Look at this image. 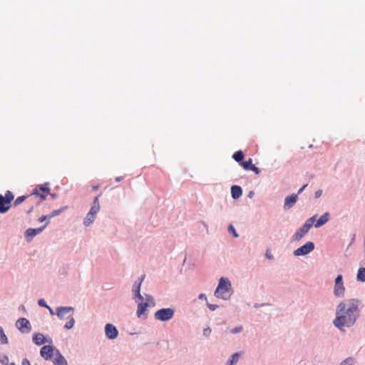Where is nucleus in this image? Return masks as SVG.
I'll return each mask as SVG.
<instances>
[{
    "label": "nucleus",
    "mask_w": 365,
    "mask_h": 365,
    "mask_svg": "<svg viewBox=\"0 0 365 365\" xmlns=\"http://www.w3.org/2000/svg\"><path fill=\"white\" fill-rule=\"evenodd\" d=\"M33 209H34V206H33V205H32L30 207V208L26 211V212H27L28 214H30V213L32 212Z\"/></svg>",
    "instance_id": "obj_45"
},
{
    "label": "nucleus",
    "mask_w": 365,
    "mask_h": 365,
    "mask_svg": "<svg viewBox=\"0 0 365 365\" xmlns=\"http://www.w3.org/2000/svg\"><path fill=\"white\" fill-rule=\"evenodd\" d=\"M241 354L240 353H235L232 355L231 359L227 361L226 365H234L240 359Z\"/></svg>",
    "instance_id": "obj_23"
},
{
    "label": "nucleus",
    "mask_w": 365,
    "mask_h": 365,
    "mask_svg": "<svg viewBox=\"0 0 365 365\" xmlns=\"http://www.w3.org/2000/svg\"><path fill=\"white\" fill-rule=\"evenodd\" d=\"M345 290L343 277L341 274H339L335 279L334 294L337 297H342L345 294Z\"/></svg>",
    "instance_id": "obj_8"
},
{
    "label": "nucleus",
    "mask_w": 365,
    "mask_h": 365,
    "mask_svg": "<svg viewBox=\"0 0 365 365\" xmlns=\"http://www.w3.org/2000/svg\"><path fill=\"white\" fill-rule=\"evenodd\" d=\"M242 330V327L241 326L235 327V329L231 330L232 334H237L240 332Z\"/></svg>",
    "instance_id": "obj_35"
},
{
    "label": "nucleus",
    "mask_w": 365,
    "mask_h": 365,
    "mask_svg": "<svg viewBox=\"0 0 365 365\" xmlns=\"http://www.w3.org/2000/svg\"><path fill=\"white\" fill-rule=\"evenodd\" d=\"M354 359L353 357H349L341 362L340 365H353Z\"/></svg>",
    "instance_id": "obj_31"
},
{
    "label": "nucleus",
    "mask_w": 365,
    "mask_h": 365,
    "mask_svg": "<svg viewBox=\"0 0 365 365\" xmlns=\"http://www.w3.org/2000/svg\"><path fill=\"white\" fill-rule=\"evenodd\" d=\"M123 177H117V178H115V181H116V182H120V181L123 180Z\"/></svg>",
    "instance_id": "obj_48"
},
{
    "label": "nucleus",
    "mask_w": 365,
    "mask_h": 365,
    "mask_svg": "<svg viewBox=\"0 0 365 365\" xmlns=\"http://www.w3.org/2000/svg\"><path fill=\"white\" fill-rule=\"evenodd\" d=\"M199 299H206V296L205 294H200L199 295Z\"/></svg>",
    "instance_id": "obj_46"
},
{
    "label": "nucleus",
    "mask_w": 365,
    "mask_h": 365,
    "mask_svg": "<svg viewBox=\"0 0 365 365\" xmlns=\"http://www.w3.org/2000/svg\"><path fill=\"white\" fill-rule=\"evenodd\" d=\"M73 307H59L56 310V314L61 319H68V322L66 323L64 327L66 329H71L75 323V320L73 317Z\"/></svg>",
    "instance_id": "obj_2"
},
{
    "label": "nucleus",
    "mask_w": 365,
    "mask_h": 365,
    "mask_svg": "<svg viewBox=\"0 0 365 365\" xmlns=\"http://www.w3.org/2000/svg\"><path fill=\"white\" fill-rule=\"evenodd\" d=\"M26 199H29V195L28 196L23 195V196L18 197L15 200L14 205L15 206H17V205H20L21 203H22Z\"/></svg>",
    "instance_id": "obj_30"
},
{
    "label": "nucleus",
    "mask_w": 365,
    "mask_h": 365,
    "mask_svg": "<svg viewBox=\"0 0 365 365\" xmlns=\"http://www.w3.org/2000/svg\"><path fill=\"white\" fill-rule=\"evenodd\" d=\"M207 305L208 308L212 311L215 310L218 307V306L216 304H211L209 303H207Z\"/></svg>",
    "instance_id": "obj_37"
},
{
    "label": "nucleus",
    "mask_w": 365,
    "mask_h": 365,
    "mask_svg": "<svg viewBox=\"0 0 365 365\" xmlns=\"http://www.w3.org/2000/svg\"><path fill=\"white\" fill-rule=\"evenodd\" d=\"M149 306V304L148 302H140L138 305L137 309V315L138 317H140L143 314H145V312L147 309V307Z\"/></svg>",
    "instance_id": "obj_20"
},
{
    "label": "nucleus",
    "mask_w": 365,
    "mask_h": 365,
    "mask_svg": "<svg viewBox=\"0 0 365 365\" xmlns=\"http://www.w3.org/2000/svg\"><path fill=\"white\" fill-rule=\"evenodd\" d=\"M49 220H50V219H48V215H43V216H41V217H39V218H38V221H39L40 222H43V221H45V220H47V221H46V222H49Z\"/></svg>",
    "instance_id": "obj_36"
},
{
    "label": "nucleus",
    "mask_w": 365,
    "mask_h": 365,
    "mask_svg": "<svg viewBox=\"0 0 365 365\" xmlns=\"http://www.w3.org/2000/svg\"><path fill=\"white\" fill-rule=\"evenodd\" d=\"M16 326L22 333H28L31 330V324L26 318H19L16 321Z\"/></svg>",
    "instance_id": "obj_11"
},
{
    "label": "nucleus",
    "mask_w": 365,
    "mask_h": 365,
    "mask_svg": "<svg viewBox=\"0 0 365 365\" xmlns=\"http://www.w3.org/2000/svg\"><path fill=\"white\" fill-rule=\"evenodd\" d=\"M105 334L108 339H114L118 336V331L113 324H107L105 327Z\"/></svg>",
    "instance_id": "obj_12"
},
{
    "label": "nucleus",
    "mask_w": 365,
    "mask_h": 365,
    "mask_svg": "<svg viewBox=\"0 0 365 365\" xmlns=\"http://www.w3.org/2000/svg\"><path fill=\"white\" fill-rule=\"evenodd\" d=\"M67 208V207H63L59 210H53V212H51L50 215H48V219H51L56 215H60L64 210H66Z\"/></svg>",
    "instance_id": "obj_29"
},
{
    "label": "nucleus",
    "mask_w": 365,
    "mask_h": 365,
    "mask_svg": "<svg viewBox=\"0 0 365 365\" xmlns=\"http://www.w3.org/2000/svg\"><path fill=\"white\" fill-rule=\"evenodd\" d=\"M232 158L237 162H241L244 158V153L242 150H238L234 153Z\"/></svg>",
    "instance_id": "obj_26"
},
{
    "label": "nucleus",
    "mask_w": 365,
    "mask_h": 365,
    "mask_svg": "<svg viewBox=\"0 0 365 365\" xmlns=\"http://www.w3.org/2000/svg\"><path fill=\"white\" fill-rule=\"evenodd\" d=\"M56 351H59L52 345H45L40 350L41 356L45 360H53L56 356Z\"/></svg>",
    "instance_id": "obj_7"
},
{
    "label": "nucleus",
    "mask_w": 365,
    "mask_h": 365,
    "mask_svg": "<svg viewBox=\"0 0 365 365\" xmlns=\"http://www.w3.org/2000/svg\"><path fill=\"white\" fill-rule=\"evenodd\" d=\"M95 219H96V215L88 212L86 215V217L84 220L83 223L86 226H88L95 220Z\"/></svg>",
    "instance_id": "obj_24"
},
{
    "label": "nucleus",
    "mask_w": 365,
    "mask_h": 365,
    "mask_svg": "<svg viewBox=\"0 0 365 365\" xmlns=\"http://www.w3.org/2000/svg\"><path fill=\"white\" fill-rule=\"evenodd\" d=\"M316 216H313L308 219L306 222L293 235V240L298 241L302 239L312 227Z\"/></svg>",
    "instance_id": "obj_4"
},
{
    "label": "nucleus",
    "mask_w": 365,
    "mask_h": 365,
    "mask_svg": "<svg viewBox=\"0 0 365 365\" xmlns=\"http://www.w3.org/2000/svg\"><path fill=\"white\" fill-rule=\"evenodd\" d=\"M174 312V309L172 308H163L155 312L154 317L158 321H168L173 317Z\"/></svg>",
    "instance_id": "obj_6"
},
{
    "label": "nucleus",
    "mask_w": 365,
    "mask_h": 365,
    "mask_svg": "<svg viewBox=\"0 0 365 365\" xmlns=\"http://www.w3.org/2000/svg\"><path fill=\"white\" fill-rule=\"evenodd\" d=\"M41 192L46 194V196L49 194L50 188L48 183L41 184L37 187Z\"/></svg>",
    "instance_id": "obj_25"
},
{
    "label": "nucleus",
    "mask_w": 365,
    "mask_h": 365,
    "mask_svg": "<svg viewBox=\"0 0 365 365\" xmlns=\"http://www.w3.org/2000/svg\"><path fill=\"white\" fill-rule=\"evenodd\" d=\"M242 190L240 186H238V185L232 186L231 194H232V198H234V199L239 198L242 195Z\"/></svg>",
    "instance_id": "obj_21"
},
{
    "label": "nucleus",
    "mask_w": 365,
    "mask_h": 365,
    "mask_svg": "<svg viewBox=\"0 0 365 365\" xmlns=\"http://www.w3.org/2000/svg\"><path fill=\"white\" fill-rule=\"evenodd\" d=\"M46 308L49 310V312L51 315L54 314L53 309L50 307L48 306V307H46Z\"/></svg>",
    "instance_id": "obj_47"
},
{
    "label": "nucleus",
    "mask_w": 365,
    "mask_h": 365,
    "mask_svg": "<svg viewBox=\"0 0 365 365\" xmlns=\"http://www.w3.org/2000/svg\"><path fill=\"white\" fill-rule=\"evenodd\" d=\"M322 193V190H318L315 192V196L316 197H319L321 196Z\"/></svg>",
    "instance_id": "obj_42"
},
{
    "label": "nucleus",
    "mask_w": 365,
    "mask_h": 365,
    "mask_svg": "<svg viewBox=\"0 0 365 365\" xmlns=\"http://www.w3.org/2000/svg\"><path fill=\"white\" fill-rule=\"evenodd\" d=\"M241 165L243 167V168L246 170H252L256 174H259L260 170L258 168H257L255 165L248 167L247 163H241Z\"/></svg>",
    "instance_id": "obj_22"
},
{
    "label": "nucleus",
    "mask_w": 365,
    "mask_h": 365,
    "mask_svg": "<svg viewBox=\"0 0 365 365\" xmlns=\"http://www.w3.org/2000/svg\"><path fill=\"white\" fill-rule=\"evenodd\" d=\"M297 200V195L296 194H292L287 196L284 200V207L287 208H291L295 204Z\"/></svg>",
    "instance_id": "obj_15"
},
{
    "label": "nucleus",
    "mask_w": 365,
    "mask_h": 365,
    "mask_svg": "<svg viewBox=\"0 0 365 365\" xmlns=\"http://www.w3.org/2000/svg\"><path fill=\"white\" fill-rule=\"evenodd\" d=\"M314 249V245L312 242H307L303 246L294 250V254L295 256L305 255Z\"/></svg>",
    "instance_id": "obj_10"
},
{
    "label": "nucleus",
    "mask_w": 365,
    "mask_h": 365,
    "mask_svg": "<svg viewBox=\"0 0 365 365\" xmlns=\"http://www.w3.org/2000/svg\"><path fill=\"white\" fill-rule=\"evenodd\" d=\"M46 194L41 192L38 189L36 188L32 193L29 195V200L33 204L36 202L39 205L46 198Z\"/></svg>",
    "instance_id": "obj_9"
},
{
    "label": "nucleus",
    "mask_w": 365,
    "mask_h": 365,
    "mask_svg": "<svg viewBox=\"0 0 365 365\" xmlns=\"http://www.w3.org/2000/svg\"><path fill=\"white\" fill-rule=\"evenodd\" d=\"M265 255L270 260L273 259V256L269 250H267Z\"/></svg>",
    "instance_id": "obj_38"
},
{
    "label": "nucleus",
    "mask_w": 365,
    "mask_h": 365,
    "mask_svg": "<svg viewBox=\"0 0 365 365\" xmlns=\"http://www.w3.org/2000/svg\"><path fill=\"white\" fill-rule=\"evenodd\" d=\"M33 341L36 345L40 346L46 342V339L43 334L36 333L33 336Z\"/></svg>",
    "instance_id": "obj_18"
},
{
    "label": "nucleus",
    "mask_w": 365,
    "mask_h": 365,
    "mask_svg": "<svg viewBox=\"0 0 365 365\" xmlns=\"http://www.w3.org/2000/svg\"><path fill=\"white\" fill-rule=\"evenodd\" d=\"M38 304L40 307H48V305L46 304V301L43 299H41L38 300Z\"/></svg>",
    "instance_id": "obj_34"
},
{
    "label": "nucleus",
    "mask_w": 365,
    "mask_h": 365,
    "mask_svg": "<svg viewBox=\"0 0 365 365\" xmlns=\"http://www.w3.org/2000/svg\"><path fill=\"white\" fill-rule=\"evenodd\" d=\"M357 279L365 282V268H359L357 273Z\"/></svg>",
    "instance_id": "obj_28"
},
{
    "label": "nucleus",
    "mask_w": 365,
    "mask_h": 365,
    "mask_svg": "<svg viewBox=\"0 0 365 365\" xmlns=\"http://www.w3.org/2000/svg\"><path fill=\"white\" fill-rule=\"evenodd\" d=\"M228 230L229 232H232L233 236L235 237H238V235L237 233L236 232V230L235 229V227H233L232 225H230L229 227H228Z\"/></svg>",
    "instance_id": "obj_32"
},
{
    "label": "nucleus",
    "mask_w": 365,
    "mask_h": 365,
    "mask_svg": "<svg viewBox=\"0 0 365 365\" xmlns=\"http://www.w3.org/2000/svg\"><path fill=\"white\" fill-rule=\"evenodd\" d=\"M144 278H145V275L141 276V277L140 279V282H135L133 286V292L135 293V296L136 297H138L141 301H143V297L140 294V291L141 283L143 281Z\"/></svg>",
    "instance_id": "obj_14"
},
{
    "label": "nucleus",
    "mask_w": 365,
    "mask_h": 365,
    "mask_svg": "<svg viewBox=\"0 0 365 365\" xmlns=\"http://www.w3.org/2000/svg\"><path fill=\"white\" fill-rule=\"evenodd\" d=\"M1 363L4 365L9 364V358L7 356H3L1 359Z\"/></svg>",
    "instance_id": "obj_33"
},
{
    "label": "nucleus",
    "mask_w": 365,
    "mask_h": 365,
    "mask_svg": "<svg viewBox=\"0 0 365 365\" xmlns=\"http://www.w3.org/2000/svg\"><path fill=\"white\" fill-rule=\"evenodd\" d=\"M244 163H248V167H250L252 165H253L252 164V160L251 158H250L247 161H245Z\"/></svg>",
    "instance_id": "obj_41"
},
{
    "label": "nucleus",
    "mask_w": 365,
    "mask_h": 365,
    "mask_svg": "<svg viewBox=\"0 0 365 365\" xmlns=\"http://www.w3.org/2000/svg\"><path fill=\"white\" fill-rule=\"evenodd\" d=\"M307 185H304V186H302L298 191V193H301L304 189L307 187Z\"/></svg>",
    "instance_id": "obj_44"
},
{
    "label": "nucleus",
    "mask_w": 365,
    "mask_h": 365,
    "mask_svg": "<svg viewBox=\"0 0 365 365\" xmlns=\"http://www.w3.org/2000/svg\"><path fill=\"white\" fill-rule=\"evenodd\" d=\"M146 302L149 303V302H151L152 304H154L153 302V299L151 296H149V295H146Z\"/></svg>",
    "instance_id": "obj_39"
},
{
    "label": "nucleus",
    "mask_w": 365,
    "mask_h": 365,
    "mask_svg": "<svg viewBox=\"0 0 365 365\" xmlns=\"http://www.w3.org/2000/svg\"><path fill=\"white\" fill-rule=\"evenodd\" d=\"M21 365H31V364L27 359H24L22 361Z\"/></svg>",
    "instance_id": "obj_40"
},
{
    "label": "nucleus",
    "mask_w": 365,
    "mask_h": 365,
    "mask_svg": "<svg viewBox=\"0 0 365 365\" xmlns=\"http://www.w3.org/2000/svg\"><path fill=\"white\" fill-rule=\"evenodd\" d=\"M92 188H93V190H97L99 188V185H93L92 187Z\"/></svg>",
    "instance_id": "obj_49"
},
{
    "label": "nucleus",
    "mask_w": 365,
    "mask_h": 365,
    "mask_svg": "<svg viewBox=\"0 0 365 365\" xmlns=\"http://www.w3.org/2000/svg\"><path fill=\"white\" fill-rule=\"evenodd\" d=\"M14 197V195L9 190L6 191L5 196L0 195V213H5L10 209Z\"/></svg>",
    "instance_id": "obj_5"
},
{
    "label": "nucleus",
    "mask_w": 365,
    "mask_h": 365,
    "mask_svg": "<svg viewBox=\"0 0 365 365\" xmlns=\"http://www.w3.org/2000/svg\"><path fill=\"white\" fill-rule=\"evenodd\" d=\"M101 194L97 195L93 200V205L91 207L89 213L96 215L98 212L100 210V203H99V197Z\"/></svg>",
    "instance_id": "obj_17"
},
{
    "label": "nucleus",
    "mask_w": 365,
    "mask_h": 365,
    "mask_svg": "<svg viewBox=\"0 0 365 365\" xmlns=\"http://www.w3.org/2000/svg\"><path fill=\"white\" fill-rule=\"evenodd\" d=\"M0 342L2 344H8V339L6 336L3 328L0 326Z\"/></svg>",
    "instance_id": "obj_27"
},
{
    "label": "nucleus",
    "mask_w": 365,
    "mask_h": 365,
    "mask_svg": "<svg viewBox=\"0 0 365 365\" xmlns=\"http://www.w3.org/2000/svg\"><path fill=\"white\" fill-rule=\"evenodd\" d=\"M48 224V222H46L44 226L42 227H39L37 229H32V228L28 229L25 232L26 237L27 238H29V240L32 239L34 236L41 233L43 230V229L47 226Z\"/></svg>",
    "instance_id": "obj_13"
},
{
    "label": "nucleus",
    "mask_w": 365,
    "mask_h": 365,
    "mask_svg": "<svg viewBox=\"0 0 365 365\" xmlns=\"http://www.w3.org/2000/svg\"><path fill=\"white\" fill-rule=\"evenodd\" d=\"M210 332H211V329H205V330H204V334H205V335H207V334H209Z\"/></svg>",
    "instance_id": "obj_43"
},
{
    "label": "nucleus",
    "mask_w": 365,
    "mask_h": 365,
    "mask_svg": "<svg viewBox=\"0 0 365 365\" xmlns=\"http://www.w3.org/2000/svg\"><path fill=\"white\" fill-rule=\"evenodd\" d=\"M53 365H68L66 359L60 351H56V356L52 360Z\"/></svg>",
    "instance_id": "obj_16"
},
{
    "label": "nucleus",
    "mask_w": 365,
    "mask_h": 365,
    "mask_svg": "<svg viewBox=\"0 0 365 365\" xmlns=\"http://www.w3.org/2000/svg\"><path fill=\"white\" fill-rule=\"evenodd\" d=\"M231 289L230 282L224 277L219 280L218 286L215 292V296L222 299H227L230 297V290Z\"/></svg>",
    "instance_id": "obj_3"
},
{
    "label": "nucleus",
    "mask_w": 365,
    "mask_h": 365,
    "mask_svg": "<svg viewBox=\"0 0 365 365\" xmlns=\"http://www.w3.org/2000/svg\"><path fill=\"white\" fill-rule=\"evenodd\" d=\"M329 214L328 212L324 213L319 217V219L314 224V227H319L324 225L325 223H327L329 221Z\"/></svg>",
    "instance_id": "obj_19"
},
{
    "label": "nucleus",
    "mask_w": 365,
    "mask_h": 365,
    "mask_svg": "<svg viewBox=\"0 0 365 365\" xmlns=\"http://www.w3.org/2000/svg\"><path fill=\"white\" fill-rule=\"evenodd\" d=\"M361 302L356 298L341 301L336 307V317L334 325L341 331L344 327L353 326L360 315Z\"/></svg>",
    "instance_id": "obj_1"
}]
</instances>
